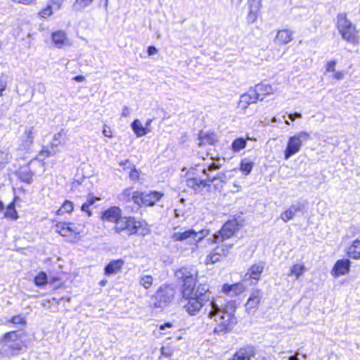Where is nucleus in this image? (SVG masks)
Here are the masks:
<instances>
[{
	"label": "nucleus",
	"instance_id": "obj_1",
	"mask_svg": "<svg viewBox=\"0 0 360 360\" xmlns=\"http://www.w3.org/2000/svg\"><path fill=\"white\" fill-rule=\"evenodd\" d=\"M197 271L193 268L182 267L175 273L176 277L183 281L182 297L187 301L184 305L185 310L191 316L195 315L207 302L210 303L206 285L195 288Z\"/></svg>",
	"mask_w": 360,
	"mask_h": 360
},
{
	"label": "nucleus",
	"instance_id": "obj_2",
	"mask_svg": "<svg viewBox=\"0 0 360 360\" xmlns=\"http://www.w3.org/2000/svg\"><path fill=\"white\" fill-rule=\"evenodd\" d=\"M221 165L212 162L206 167L202 169V173L206 176V179H203L197 172L196 168H191L186 173V184L192 189L195 193L204 195L209 193L211 189V184L219 180L221 183H226L227 181L226 175L223 172H218L215 175L212 173L219 169Z\"/></svg>",
	"mask_w": 360,
	"mask_h": 360
},
{
	"label": "nucleus",
	"instance_id": "obj_3",
	"mask_svg": "<svg viewBox=\"0 0 360 360\" xmlns=\"http://www.w3.org/2000/svg\"><path fill=\"white\" fill-rule=\"evenodd\" d=\"M207 316L216 323L214 333L223 335L230 332L237 323L234 313L236 307L233 303L227 304L224 307H220L214 300H210L205 307Z\"/></svg>",
	"mask_w": 360,
	"mask_h": 360
},
{
	"label": "nucleus",
	"instance_id": "obj_4",
	"mask_svg": "<svg viewBox=\"0 0 360 360\" xmlns=\"http://www.w3.org/2000/svg\"><path fill=\"white\" fill-rule=\"evenodd\" d=\"M237 229V223L235 221H229L224 224L219 231L213 234L212 242L217 245L213 251L221 259L227 257L233 248L235 242L233 236Z\"/></svg>",
	"mask_w": 360,
	"mask_h": 360
},
{
	"label": "nucleus",
	"instance_id": "obj_5",
	"mask_svg": "<svg viewBox=\"0 0 360 360\" xmlns=\"http://www.w3.org/2000/svg\"><path fill=\"white\" fill-rule=\"evenodd\" d=\"M336 27L344 40L353 45L359 44V31L356 25L347 18L346 13L343 12L338 14Z\"/></svg>",
	"mask_w": 360,
	"mask_h": 360
},
{
	"label": "nucleus",
	"instance_id": "obj_6",
	"mask_svg": "<svg viewBox=\"0 0 360 360\" xmlns=\"http://www.w3.org/2000/svg\"><path fill=\"white\" fill-rule=\"evenodd\" d=\"M21 331H11L6 333L1 340L2 350L6 355H15L22 347Z\"/></svg>",
	"mask_w": 360,
	"mask_h": 360
},
{
	"label": "nucleus",
	"instance_id": "obj_7",
	"mask_svg": "<svg viewBox=\"0 0 360 360\" xmlns=\"http://www.w3.org/2000/svg\"><path fill=\"white\" fill-rule=\"evenodd\" d=\"M310 139V134L306 131H300L290 136L284 151L285 159L288 160L292 155L298 153L300 151L303 143Z\"/></svg>",
	"mask_w": 360,
	"mask_h": 360
},
{
	"label": "nucleus",
	"instance_id": "obj_8",
	"mask_svg": "<svg viewBox=\"0 0 360 360\" xmlns=\"http://www.w3.org/2000/svg\"><path fill=\"white\" fill-rule=\"evenodd\" d=\"M208 233L209 231L206 229H202L199 231L188 229L182 232H174L171 236V238L174 241L188 240L190 243H197L205 238Z\"/></svg>",
	"mask_w": 360,
	"mask_h": 360
},
{
	"label": "nucleus",
	"instance_id": "obj_9",
	"mask_svg": "<svg viewBox=\"0 0 360 360\" xmlns=\"http://www.w3.org/2000/svg\"><path fill=\"white\" fill-rule=\"evenodd\" d=\"M174 295L175 290L173 287L168 285L160 286L154 295L155 307L162 308L167 306L172 302Z\"/></svg>",
	"mask_w": 360,
	"mask_h": 360
},
{
	"label": "nucleus",
	"instance_id": "obj_10",
	"mask_svg": "<svg viewBox=\"0 0 360 360\" xmlns=\"http://www.w3.org/2000/svg\"><path fill=\"white\" fill-rule=\"evenodd\" d=\"M164 193L156 191L149 192H136L134 195V204L138 205L153 206L162 197Z\"/></svg>",
	"mask_w": 360,
	"mask_h": 360
},
{
	"label": "nucleus",
	"instance_id": "obj_11",
	"mask_svg": "<svg viewBox=\"0 0 360 360\" xmlns=\"http://www.w3.org/2000/svg\"><path fill=\"white\" fill-rule=\"evenodd\" d=\"M264 269V263L259 262L253 264L245 273L243 277V281H250L255 284L260 278V276Z\"/></svg>",
	"mask_w": 360,
	"mask_h": 360
},
{
	"label": "nucleus",
	"instance_id": "obj_12",
	"mask_svg": "<svg viewBox=\"0 0 360 360\" xmlns=\"http://www.w3.org/2000/svg\"><path fill=\"white\" fill-rule=\"evenodd\" d=\"M37 133V130L33 126H27L25 129V131L21 138V145L20 149L23 150H28L30 149L35 134Z\"/></svg>",
	"mask_w": 360,
	"mask_h": 360
},
{
	"label": "nucleus",
	"instance_id": "obj_13",
	"mask_svg": "<svg viewBox=\"0 0 360 360\" xmlns=\"http://www.w3.org/2000/svg\"><path fill=\"white\" fill-rule=\"evenodd\" d=\"M134 221V217H122L119 218L115 224V231L117 233H121L124 231L128 236L131 235V226Z\"/></svg>",
	"mask_w": 360,
	"mask_h": 360
},
{
	"label": "nucleus",
	"instance_id": "obj_14",
	"mask_svg": "<svg viewBox=\"0 0 360 360\" xmlns=\"http://www.w3.org/2000/svg\"><path fill=\"white\" fill-rule=\"evenodd\" d=\"M51 40L54 45L58 49H61L64 46H70L72 44L70 40L67 37L66 32L61 30L52 32Z\"/></svg>",
	"mask_w": 360,
	"mask_h": 360
},
{
	"label": "nucleus",
	"instance_id": "obj_15",
	"mask_svg": "<svg viewBox=\"0 0 360 360\" xmlns=\"http://www.w3.org/2000/svg\"><path fill=\"white\" fill-rule=\"evenodd\" d=\"M303 209L304 205L297 202L291 205L288 209L281 214V219L284 222H288L293 219L299 212H302Z\"/></svg>",
	"mask_w": 360,
	"mask_h": 360
},
{
	"label": "nucleus",
	"instance_id": "obj_16",
	"mask_svg": "<svg viewBox=\"0 0 360 360\" xmlns=\"http://www.w3.org/2000/svg\"><path fill=\"white\" fill-rule=\"evenodd\" d=\"M350 264L347 259L338 260L332 269V274L335 277L347 274L349 271Z\"/></svg>",
	"mask_w": 360,
	"mask_h": 360
},
{
	"label": "nucleus",
	"instance_id": "obj_17",
	"mask_svg": "<svg viewBox=\"0 0 360 360\" xmlns=\"http://www.w3.org/2000/svg\"><path fill=\"white\" fill-rule=\"evenodd\" d=\"M122 216L120 207L113 206L102 212L101 219L104 221L115 223Z\"/></svg>",
	"mask_w": 360,
	"mask_h": 360
},
{
	"label": "nucleus",
	"instance_id": "obj_18",
	"mask_svg": "<svg viewBox=\"0 0 360 360\" xmlns=\"http://www.w3.org/2000/svg\"><path fill=\"white\" fill-rule=\"evenodd\" d=\"M255 354V348L252 345H247L238 349L233 356L235 360H251Z\"/></svg>",
	"mask_w": 360,
	"mask_h": 360
},
{
	"label": "nucleus",
	"instance_id": "obj_19",
	"mask_svg": "<svg viewBox=\"0 0 360 360\" xmlns=\"http://www.w3.org/2000/svg\"><path fill=\"white\" fill-rule=\"evenodd\" d=\"M258 96L253 89H250L247 94H243L238 103V105L241 109L245 110L250 104L257 102Z\"/></svg>",
	"mask_w": 360,
	"mask_h": 360
},
{
	"label": "nucleus",
	"instance_id": "obj_20",
	"mask_svg": "<svg viewBox=\"0 0 360 360\" xmlns=\"http://www.w3.org/2000/svg\"><path fill=\"white\" fill-rule=\"evenodd\" d=\"M261 297L262 294L259 290H257L252 292L245 304L248 313L254 312L256 310L260 303Z\"/></svg>",
	"mask_w": 360,
	"mask_h": 360
},
{
	"label": "nucleus",
	"instance_id": "obj_21",
	"mask_svg": "<svg viewBox=\"0 0 360 360\" xmlns=\"http://www.w3.org/2000/svg\"><path fill=\"white\" fill-rule=\"evenodd\" d=\"M245 290V286L240 283H235L233 285L224 284L222 287V292L228 296L235 297Z\"/></svg>",
	"mask_w": 360,
	"mask_h": 360
},
{
	"label": "nucleus",
	"instance_id": "obj_22",
	"mask_svg": "<svg viewBox=\"0 0 360 360\" xmlns=\"http://www.w3.org/2000/svg\"><path fill=\"white\" fill-rule=\"evenodd\" d=\"M34 162V160H32L27 165L21 167L18 172H17V175L19 179L28 184H32L33 181L34 174L31 171L30 168V165Z\"/></svg>",
	"mask_w": 360,
	"mask_h": 360
},
{
	"label": "nucleus",
	"instance_id": "obj_23",
	"mask_svg": "<svg viewBox=\"0 0 360 360\" xmlns=\"http://www.w3.org/2000/svg\"><path fill=\"white\" fill-rule=\"evenodd\" d=\"M150 233V229L144 221H136L134 219L131 226V235L137 233L141 236H146Z\"/></svg>",
	"mask_w": 360,
	"mask_h": 360
},
{
	"label": "nucleus",
	"instance_id": "obj_24",
	"mask_svg": "<svg viewBox=\"0 0 360 360\" xmlns=\"http://www.w3.org/2000/svg\"><path fill=\"white\" fill-rule=\"evenodd\" d=\"M122 259H117L111 261L105 268V274L111 275L118 273L124 265Z\"/></svg>",
	"mask_w": 360,
	"mask_h": 360
},
{
	"label": "nucleus",
	"instance_id": "obj_25",
	"mask_svg": "<svg viewBox=\"0 0 360 360\" xmlns=\"http://www.w3.org/2000/svg\"><path fill=\"white\" fill-rule=\"evenodd\" d=\"M253 90L255 91L257 96H258V99H260L261 101L263 100V98H260V96L271 95L274 94V89L272 86L269 84L264 83L257 84Z\"/></svg>",
	"mask_w": 360,
	"mask_h": 360
},
{
	"label": "nucleus",
	"instance_id": "obj_26",
	"mask_svg": "<svg viewBox=\"0 0 360 360\" xmlns=\"http://www.w3.org/2000/svg\"><path fill=\"white\" fill-rule=\"evenodd\" d=\"M292 32L289 30H282L277 32L276 41L279 44H286L292 40Z\"/></svg>",
	"mask_w": 360,
	"mask_h": 360
},
{
	"label": "nucleus",
	"instance_id": "obj_27",
	"mask_svg": "<svg viewBox=\"0 0 360 360\" xmlns=\"http://www.w3.org/2000/svg\"><path fill=\"white\" fill-rule=\"evenodd\" d=\"M347 255L354 259H360V239H356L348 248Z\"/></svg>",
	"mask_w": 360,
	"mask_h": 360
},
{
	"label": "nucleus",
	"instance_id": "obj_28",
	"mask_svg": "<svg viewBox=\"0 0 360 360\" xmlns=\"http://www.w3.org/2000/svg\"><path fill=\"white\" fill-rule=\"evenodd\" d=\"M131 129L134 134L137 137H141L148 134L150 130L147 129L146 127H144L141 121L139 120H135L131 124Z\"/></svg>",
	"mask_w": 360,
	"mask_h": 360
},
{
	"label": "nucleus",
	"instance_id": "obj_29",
	"mask_svg": "<svg viewBox=\"0 0 360 360\" xmlns=\"http://www.w3.org/2000/svg\"><path fill=\"white\" fill-rule=\"evenodd\" d=\"M306 267L303 264H295L290 269L289 276H294L295 279H299L305 272Z\"/></svg>",
	"mask_w": 360,
	"mask_h": 360
},
{
	"label": "nucleus",
	"instance_id": "obj_30",
	"mask_svg": "<svg viewBox=\"0 0 360 360\" xmlns=\"http://www.w3.org/2000/svg\"><path fill=\"white\" fill-rule=\"evenodd\" d=\"M139 192L138 191H134L131 188H127L124 189L118 196V199L123 202H129L132 201L134 203L135 193Z\"/></svg>",
	"mask_w": 360,
	"mask_h": 360
},
{
	"label": "nucleus",
	"instance_id": "obj_31",
	"mask_svg": "<svg viewBox=\"0 0 360 360\" xmlns=\"http://www.w3.org/2000/svg\"><path fill=\"white\" fill-rule=\"evenodd\" d=\"M58 153V150L55 148H53L52 146H51V148H43L41 152L39 153L37 157L34 159V160H39L41 164L44 165V163L42 162L44 160L48 157L53 156Z\"/></svg>",
	"mask_w": 360,
	"mask_h": 360
},
{
	"label": "nucleus",
	"instance_id": "obj_32",
	"mask_svg": "<svg viewBox=\"0 0 360 360\" xmlns=\"http://www.w3.org/2000/svg\"><path fill=\"white\" fill-rule=\"evenodd\" d=\"M215 141L216 139L214 134H207L202 133V131L200 132L198 143L199 146H204L207 143L210 145H213L215 143Z\"/></svg>",
	"mask_w": 360,
	"mask_h": 360
},
{
	"label": "nucleus",
	"instance_id": "obj_33",
	"mask_svg": "<svg viewBox=\"0 0 360 360\" xmlns=\"http://www.w3.org/2000/svg\"><path fill=\"white\" fill-rule=\"evenodd\" d=\"M247 146V139L240 137L236 139L231 143V149L234 153H239Z\"/></svg>",
	"mask_w": 360,
	"mask_h": 360
},
{
	"label": "nucleus",
	"instance_id": "obj_34",
	"mask_svg": "<svg viewBox=\"0 0 360 360\" xmlns=\"http://www.w3.org/2000/svg\"><path fill=\"white\" fill-rule=\"evenodd\" d=\"M11 159V155L8 148L0 149V169H3Z\"/></svg>",
	"mask_w": 360,
	"mask_h": 360
},
{
	"label": "nucleus",
	"instance_id": "obj_35",
	"mask_svg": "<svg viewBox=\"0 0 360 360\" xmlns=\"http://www.w3.org/2000/svg\"><path fill=\"white\" fill-rule=\"evenodd\" d=\"M56 231L65 237L71 236V231H73L69 228L67 223L59 222L56 225Z\"/></svg>",
	"mask_w": 360,
	"mask_h": 360
},
{
	"label": "nucleus",
	"instance_id": "obj_36",
	"mask_svg": "<svg viewBox=\"0 0 360 360\" xmlns=\"http://www.w3.org/2000/svg\"><path fill=\"white\" fill-rule=\"evenodd\" d=\"M66 136V134L63 129H61L59 132L55 134L51 142V146L53 148H56L59 145H60L63 141H64Z\"/></svg>",
	"mask_w": 360,
	"mask_h": 360
},
{
	"label": "nucleus",
	"instance_id": "obj_37",
	"mask_svg": "<svg viewBox=\"0 0 360 360\" xmlns=\"http://www.w3.org/2000/svg\"><path fill=\"white\" fill-rule=\"evenodd\" d=\"M253 168V162L249 159L244 158L240 162V170L245 175H248L252 172Z\"/></svg>",
	"mask_w": 360,
	"mask_h": 360
},
{
	"label": "nucleus",
	"instance_id": "obj_38",
	"mask_svg": "<svg viewBox=\"0 0 360 360\" xmlns=\"http://www.w3.org/2000/svg\"><path fill=\"white\" fill-rule=\"evenodd\" d=\"M94 0H75L72 5L73 10L76 11H82L89 6Z\"/></svg>",
	"mask_w": 360,
	"mask_h": 360
},
{
	"label": "nucleus",
	"instance_id": "obj_39",
	"mask_svg": "<svg viewBox=\"0 0 360 360\" xmlns=\"http://www.w3.org/2000/svg\"><path fill=\"white\" fill-rule=\"evenodd\" d=\"M73 209V202L70 200H65L63 205L57 210V214L63 215L65 213H70Z\"/></svg>",
	"mask_w": 360,
	"mask_h": 360
},
{
	"label": "nucleus",
	"instance_id": "obj_40",
	"mask_svg": "<svg viewBox=\"0 0 360 360\" xmlns=\"http://www.w3.org/2000/svg\"><path fill=\"white\" fill-rule=\"evenodd\" d=\"M4 216L6 218H11L12 219H17L18 218L17 211L15 208L14 202H11L7 207L6 211L4 213Z\"/></svg>",
	"mask_w": 360,
	"mask_h": 360
},
{
	"label": "nucleus",
	"instance_id": "obj_41",
	"mask_svg": "<svg viewBox=\"0 0 360 360\" xmlns=\"http://www.w3.org/2000/svg\"><path fill=\"white\" fill-rule=\"evenodd\" d=\"M34 283L37 286H44L47 283V276L44 271L39 272L34 278Z\"/></svg>",
	"mask_w": 360,
	"mask_h": 360
},
{
	"label": "nucleus",
	"instance_id": "obj_42",
	"mask_svg": "<svg viewBox=\"0 0 360 360\" xmlns=\"http://www.w3.org/2000/svg\"><path fill=\"white\" fill-rule=\"evenodd\" d=\"M153 283V278L150 275H143L139 279V283L145 288L149 289Z\"/></svg>",
	"mask_w": 360,
	"mask_h": 360
},
{
	"label": "nucleus",
	"instance_id": "obj_43",
	"mask_svg": "<svg viewBox=\"0 0 360 360\" xmlns=\"http://www.w3.org/2000/svg\"><path fill=\"white\" fill-rule=\"evenodd\" d=\"M221 259V258L219 257V256H218L215 252L212 251L210 255H208L206 257L205 262V264L207 265H208V264H215V263L219 262Z\"/></svg>",
	"mask_w": 360,
	"mask_h": 360
},
{
	"label": "nucleus",
	"instance_id": "obj_44",
	"mask_svg": "<svg viewBox=\"0 0 360 360\" xmlns=\"http://www.w3.org/2000/svg\"><path fill=\"white\" fill-rule=\"evenodd\" d=\"M259 10L253 8H249V13L247 16V20L249 23H253L256 21L257 18V13Z\"/></svg>",
	"mask_w": 360,
	"mask_h": 360
},
{
	"label": "nucleus",
	"instance_id": "obj_45",
	"mask_svg": "<svg viewBox=\"0 0 360 360\" xmlns=\"http://www.w3.org/2000/svg\"><path fill=\"white\" fill-rule=\"evenodd\" d=\"M53 13V11H52V8H51V4H48L46 6V8L41 9L38 15L39 17L42 18H46L47 17H49L52 15Z\"/></svg>",
	"mask_w": 360,
	"mask_h": 360
},
{
	"label": "nucleus",
	"instance_id": "obj_46",
	"mask_svg": "<svg viewBox=\"0 0 360 360\" xmlns=\"http://www.w3.org/2000/svg\"><path fill=\"white\" fill-rule=\"evenodd\" d=\"M10 323H12L14 325H22L24 326L26 323L25 318L22 315L14 316L9 321Z\"/></svg>",
	"mask_w": 360,
	"mask_h": 360
},
{
	"label": "nucleus",
	"instance_id": "obj_47",
	"mask_svg": "<svg viewBox=\"0 0 360 360\" xmlns=\"http://www.w3.org/2000/svg\"><path fill=\"white\" fill-rule=\"evenodd\" d=\"M63 1H64V0H49L48 2V4L51 5L52 9L53 8L55 10H59V9H60V8L63 4Z\"/></svg>",
	"mask_w": 360,
	"mask_h": 360
},
{
	"label": "nucleus",
	"instance_id": "obj_48",
	"mask_svg": "<svg viewBox=\"0 0 360 360\" xmlns=\"http://www.w3.org/2000/svg\"><path fill=\"white\" fill-rule=\"evenodd\" d=\"M336 63H337L336 60H335L328 62L326 65V72H335Z\"/></svg>",
	"mask_w": 360,
	"mask_h": 360
},
{
	"label": "nucleus",
	"instance_id": "obj_49",
	"mask_svg": "<svg viewBox=\"0 0 360 360\" xmlns=\"http://www.w3.org/2000/svg\"><path fill=\"white\" fill-rule=\"evenodd\" d=\"M249 8L260 9L262 6V0H248Z\"/></svg>",
	"mask_w": 360,
	"mask_h": 360
},
{
	"label": "nucleus",
	"instance_id": "obj_50",
	"mask_svg": "<svg viewBox=\"0 0 360 360\" xmlns=\"http://www.w3.org/2000/svg\"><path fill=\"white\" fill-rule=\"evenodd\" d=\"M129 177L131 179L135 181L139 179V172L133 165V167L131 168V171L129 173Z\"/></svg>",
	"mask_w": 360,
	"mask_h": 360
},
{
	"label": "nucleus",
	"instance_id": "obj_51",
	"mask_svg": "<svg viewBox=\"0 0 360 360\" xmlns=\"http://www.w3.org/2000/svg\"><path fill=\"white\" fill-rule=\"evenodd\" d=\"M14 3L22 4L24 5H32L36 4L37 0H11Z\"/></svg>",
	"mask_w": 360,
	"mask_h": 360
},
{
	"label": "nucleus",
	"instance_id": "obj_52",
	"mask_svg": "<svg viewBox=\"0 0 360 360\" xmlns=\"http://www.w3.org/2000/svg\"><path fill=\"white\" fill-rule=\"evenodd\" d=\"M103 134L108 138H111L112 136V132L110 127L105 125L103 129Z\"/></svg>",
	"mask_w": 360,
	"mask_h": 360
},
{
	"label": "nucleus",
	"instance_id": "obj_53",
	"mask_svg": "<svg viewBox=\"0 0 360 360\" xmlns=\"http://www.w3.org/2000/svg\"><path fill=\"white\" fill-rule=\"evenodd\" d=\"M302 114L300 112L290 113L288 115V117L292 122H294L296 119L302 118Z\"/></svg>",
	"mask_w": 360,
	"mask_h": 360
},
{
	"label": "nucleus",
	"instance_id": "obj_54",
	"mask_svg": "<svg viewBox=\"0 0 360 360\" xmlns=\"http://www.w3.org/2000/svg\"><path fill=\"white\" fill-rule=\"evenodd\" d=\"M68 226L69 228L72 230V231H71V235L72 233H75V234H79L80 233V230L79 229V228L77 226H76L75 225H74L73 224H70L68 223Z\"/></svg>",
	"mask_w": 360,
	"mask_h": 360
},
{
	"label": "nucleus",
	"instance_id": "obj_55",
	"mask_svg": "<svg viewBox=\"0 0 360 360\" xmlns=\"http://www.w3.org/2000/svg\"><path fill=\"white\" fill-rule=\"evenodd\" d=\"M89 208L90 207L86 203H84L81 207L82 211L86 212L89 217L91 216V212Z\"/></svg>",
	"mask_w": 360,
	"mask_h": 360
},
{
	"label": "nucleus",
	"instance_id": "obj_56",
	"mask_svg": "<svg viewBox=\"0 0 360 360\" xmlns=\"http://www.w3.org/2000/svg\"><path fill=\"white\" fill-rule=\"evenodd\" d=\"M147 53L149 56H152L158 53V49L153 46H150L148 48Z\"/></svg>",
	"mask_w": 360,
	"mask_h": 360
},
{
	"label": "nucleus",
	"instance_id": "obj_57",
	"mask_svg": "<svg viewBox=\"0 0 360 360\" xmlns=\"http://www.w3.org/2000/svg\"><path fill=\"white\" fill-rule=\"evenodd\" d=\"M130 115V110L129 108L127 106L123 107L122 110V116L127 117Z\"/></svg>",
	"mask_w": 360,
	"mask_h": 360
},
{
	"label": "nucleus",
	"instance_id": "obj_58",
	"mask_svg": "<svg viewBox=\"0 0 360 360\" xmlns=\"http://www.w3.org/2000/svg\"><path fill=\"white\" fill-rule=\"evenodd\" d=\"M333 77L336 79H342L344 77V73L342 72H337L334 74Z\"/></svg>",
	"mask_w": 360,
	"mask_h": 360
},
{
	"label": "nucleus",
	"instance_id": "obj_59",
	"mask_svg": "<svg viewBox=\"0 0 360 360\" xmlns=\"http://www.w3.org/2000/svg\"><path fill=\"white\" fill-rule=\"evenodd\" d=\"M172 326V324L169 322L168 323H166L163 325H161L160 326V330H165L166 328H170Z\"/></svg>",
	"mask_w": 360,
	"mask_h": 360
},
{
	"label": "nucleus",
	"instance_id": "obj_60",
	"mask_svg": "<svg viewBox=\"0 0 360 360\" xmlns=\"http://www.w3.org/2000/svg\"><path fill=\"white\" fill-rule=\"evenodd\" d=\"M77 82H82L85 80V77L82 75H78L72 78Z\"/></svg>",
	"mask_w": 360,
	"mask_h": 360
},
{
	"label": "nucleus",
	"instance_id": "obj_61",
	"mask_svg": "<svg viewBox=\"0 0 360 360\" xmlns=\"http://www.w3.org/2000/svg\"><path fill=\"white\" fill-rule=\"evenodd\" d=\"M161 354L162 355L165 356H171V352L169 351H167L164 347L161 348Z\"/></svg>",
	"mask_w": 360,
	"mask_h": 360
},
{
	"label": "nucleus",
	"instance_id": "obj_62",
	"mask_svg": "<svg viewBox=\"0 0 360 360\" xmlns=\"http://www.w3.org/2000/svg\"><path fill=\"white\" fill-rule=\"evenodd\" d=\"M96 199L94 198H89L84 203L88 205L89 207L93 205L95 202Z\"/></svg>",
	"mask_w": 360,
	"mask_h": 360
},
{
	"label": "nucleus",
	"instance_id": "obj_63",
	"mask_svg": "<svg viewBox=\"0 0 360 360\" xmlns=\"http://www.w3.org/2000/svg\"><path fill=\"white\" fill-rule=\"evenodd\" d=\"M6 84L2 82H0V96H2L3 91L6 89Z\"/></svg>",
	"mask_w": 360,
	"mask_h": 360
},
{
	"label": "nucleus",
	"instance_id": "obj_64",
	"mask_svg": "<svg viewBox=\"0 0 360 360\" xmlns=\"http://www.w3.org/2000/svg\"><path fill=\"white\" fill-rule=\"evenodd\" d=\"M288 360H298L297 354H295L288 357Z\"/></svg>",
	"mask_w": 360,
	"mask_h": 360
}]
</instances>
